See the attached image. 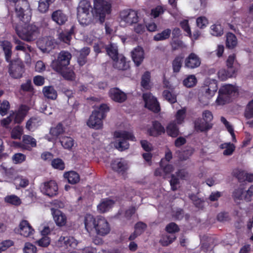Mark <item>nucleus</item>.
Here are the masks:
<instances>
[{
	"mask_svg": "<svg viewBox=\"0 0 253 253\" xmlns=\"http://www.w3.org/2000/svg\"><path fill=\"white\" fill-rule=\"evenodd\" d=\"M14 42L16 44L15 47L16 50L23 51L26 53V56L28 57L30 56L28 52H32L33 50V48L31 46L26 44L16 38H14Z\"/></svg>",
	"mask_w": 253,
	"mask_h": 253,
	"instance_id": "26",
	"label": "nucleus"
},
{
	"mask_svg": "<svg viewBox=\"0 0 253 253\" xmlns=\"http://www.w3.org/2000/svg\"><path fill=\"white\" fill-rule=\"evenodd\" d=\"M71 58L72 55L69 52L61 51L59 53L57 59L52 62L51 66L56 71H61L62 68L69 65Z\"/></svg>",
	"mask_w": 253,
	"mask_h": 253,
	"instance_id": "8",
	"label": "nucleus"
},
{
	"mask_svg": "<svg viewBox=\"0 0 253 253\" xmlns=\"http://www.w3.org/2000/svg\"><path fill=\"white\" fill-rule=\"evenodd\" d=\"M9 108L10 105L8 101L7 100L3 101L0 104V114L2 116L5 115Z\"/></svg>",
	"mask_w": 253,
	"mask_h": 253,
	"instance_id": "62",
	"label": "nucleus"
},
{
	"mask_svg": "<svg viewBox=\"0 0 253 253\" xmlns=\"http://www.w3.org/2000/svg\"><path fill=\"white\" fill-rule=\"evenodd\" d=\"M25 24V26L21 30L16 28L17 34L23 41L26 42L34 41L40 35V27L35 23Z\"/></svg>",
	"mask_w": 253,
	"mask_h": 253,
	"instance_id": "1",
	"label": "nucleus"
},
{
	"mask_svg": "<svg viewBox=\"0 0 253 253\" xmlns=\"http://www.w3.org/2000/svg\"><path fill=\"white\" fill-rule=\"evenodd\" d=\"M220 148L221 149H225L223 154L226 156L231 155L235 150L234 145L230 142L221 144Z\"/></svg>",
	"mask_w": 253,
	"mask_h": 253,
	"instance_id": "49",
	"label": "nucleus"
},
{
	"mask_svg": "<svg viewBox=\"0 0 253 253\" xmlns=\"http://www.w3.org/2000/svg\"><path fill=\"white\" fill-rule=\"evenodd\" d=\"M10 67L8 72L10 75L13 78L17 79L22 77L24 72V66L20 60L10 62Z\"/></svg>",
	"mask_w": 253,
	"mask_h": 253,
	"instance_id": "10",
	"label": "nucleus"
},
{
	"mask_svg": "<svg viewBox=\"0 0 253 253\" xmlns=\"http://www.w3.org/2000/svg\"><path fill=\"white\" fill-rule=\"evenodd\" d=\"M58 39L65 43H69L71 39V34L67 31L62 32L59 34Z\"/></svg>",
	"mask_w": 253,
	"mask_h": 253,
	"instance_id": "58",
	"label": "nucleus"
},
{
	"mask_svg": "<svg viewBox=\"0 0 253 253\" xmlns=\"http://www.w3.org/2000/svg\"><path fill=\"white\" fill-rule=\"evenodd\" d=\"M152 127L153 129L156 130V131H152V129L149 128L148 130V133L151 136H157L158 135L161 134V133L165 132L164 127L161 125V124L159 122L157 121H155L153 122Z\"/></svg>",
	"mask_w": 253,
	"mask_h": 253,
	"instance_id": "32",
	"label": "nucleus"
},
{
	"mask_svg": "<svg viewBox=\"0 0 253 253\" xmlns=\"http://www.w3.org/2000/svg\"><path fill=\"white\" fill-rule=\"evenodd\" d=\"M236 92V87L232 84H225L222 86L218 91V96L216 103L218 105H224L229 102L231 98Z\"/></svg>",
	"mask_w": 253,
	"mask_h": 253,
	"instance_id": "6",
	"label": "nucleus"
},
{
	"mask_svg": "<svg viewBox=\"0 0 253 253\" xmlns=\"http://www.w3.org/2000/svg\"><path fill=\"white\" fill-rule=\"evenodd\" d=\"M163 96L165 99L168 100L170 103H173L176 101L175 95L172 94L169 90H164L163 92Z\"/></svg>",
	"mask_w": 253,
	"mask_h": 253,
	"instance_id": "56",
	"label": "nucleus"
},
{
	"mask_svg": "<svg viewBox=\"0 0 253 253\" xmlns=\"http://www.w3.org/2000/svg\"><path fill=\"white\" fill-rule=\"evenodd\" d=\"M90 8V4L86 0L81 1L78 7L77 18L80 24L83 26L88 25L91 22Z\"/></svg>",
	"mask_w": 253,
	"mask_h": 253,
	"instance_id": "4",
	"label": "nucleus"
},
{
	"mask_svg": "<svg viewBox=\"0 0 253 253\" xmlns=\"http://www.w3.org/2000/svg\"><path fill=\"white\" fill-rule=\"evenodd\" d=\"M171 33V31L170 29H165L162 32L158 33L155 35L153 39L155 41L166 40L169 38Z\"/></svg>",
	"mask_w": 253,
	"mask_h": 253,
	"instance_id": "41",
	"label": "nucleus"
},
{
	"mask_svg": "<svg viewBox=\"0 0 253 253\" xmlns=\"http://www.w3.org/2000/svg\"><path fill=\"white\" fill-rule=\"evenodd\" d=\"M244 116L248 119L253 118V100L248 104L244 113Z\"/></svg>",
	"mask_w": 253,
	"mask_h": 253,
	"instance_id": "55",
	"label": "nucleus"
},
{
	"mask_svg": "<svg viewBox=\"0 0 253 253\" xmlns=\"http://www.w3.org/2000/svg\"><path fill=\"white\" fill-rule=\"evenodd\" d=\"M211 33L214 36H220L223 34V28L219 24H214L211 27Z\"/></svg>",
	"mask_w": 253,
	"mask_h": 253,
	"instance_id": "53",
	"label": "nucleus"
},
{
	"mask_svg": "<svg viewBox=\"0 0 253 253\" xmlns=\"http://www.w3.org/2000/svg\"><path fill=\"white\" fill-rule=\"evenodd\" d=\"M59 242L64 245L65 248L70 250L75 248L78 245V241L73 237H60Z\"/></svg>",
	"mask_w": 253,
	"mask_h": 253,
	"instance_id": "25",
	"label": "nucleus"
},
{
	"mask_svg": "<svg viewBox=\"0 0 253 253\" xmlns=\"http://www.w3.org/2000/svg\"><path fill=\"white\" fill-rule=\"evenodd\" d=\"M131 56L135 64L138 66L144 59V51L142 47L137 46L131 51Z\"/></svg>",
	"mask_w": 253,
	"mask_h": 253,
	"instance_id": "20",
	"label": "nucleus"
},
{
	"mask_svg": "<svg viewBox=\"0 0 253 253\" xmlns=\"http://www.w3.org/2000/svg\"><path fill=\"white\" fill-rule=\"evenodd\" d=\"M95 218L91 214H86L84 217V223L85 229L86 230L90 232L93 230H95L97 222H98V217Z\"/></svg>",
	"mask_w": 253,
	"mask_h": 253,
	"instance_id": "19",
	"label": "nucleus"
},
{
	"mask_svg": "<svg viewBox=\"0 0 253 253\" xmlns=\"http://www.w3.org/2000/svg\"><path fill=\"white\" fill-rule=\"evenodd\" d=\"M20 233L24 237H28L32 235L34 232V230L30 225L28 221L22 220L20 224Z\"/></svg>",
	"mask_w": 253,
	"mask_h": 253,
	"instance_id": "22",
	"label": "nucleus"
},
{
	"mask_svg": "<svg viewBox=\"0 0 253 253\" xmlns=\"http://www.w3.org/2000/svg\"><path fill=\"white\" fill-rule=\"evenodd\" d=\"M226 46L229 48H233L237 44V39L236 36L231 33H228L226 35Z\"/></svg>",
	"mask_w": 253,
	"mask_h": 253,
	"instance_id": "46",
	"label": "nucleus"
},
{
	"mask_svg": "<svg viewBox=\"0 0 253 253\" xmlns=\"http://www.w3.org/2000/svg\"><path fill=\"white\" fill-rule=\"evenodd\" d=\"M54 1L55 0H40L38 10L41 13H45L48 11L49 5Z\"/></svg>",
	"mask_w": 253,
	"mask_h": 253,
	"instance_id": "40",
	"label": "nucleus"
},
{
	"mask_svg": "<svg viewBox=\"0 0 253 253\" xmlns=\"http://www.w3.org/2000/svg\"><path fill=\"white\" fill-rule=\"evenodd\" d=\"M109 107L106 104H102L92 112L87 123V125L93 128H101L103 126L102 119L105 117V113L109 111Z\"/></svg>",
	"mask_w": 253,
	"mask_h": 253,
	"instance_id": "2",
	"label": "nucleus"
},
{
	"mask_svg": "<svg viewBox=\"0 0 253 253\" xmlns=\"http://www.w3.org/2000/svg\"><path fill=\"white\" fill-rule=\"evenodd\" d=\"M120 23L123 25L124 23L128 25H132L137 24L138 22L139 17L137 12L133 10H125L120 13Z\"/></svg>",
	"mask_w": 253,
	"mask_h": 253,
	"instance_id": "9",
	"label": "nucleus"
},
{
	"mask_svg": "<svg viewBox=\"0 0 253 253\" xmlns=\"http://www.w3.org/2000/svg\"><path fill=\"white\" fill-rule=\"evenodd\" d=\"M22 142V144H19V146L22 149L31 151L32 147H36L37 146L36 140L29 135H24Z\"/></svg>",
	"mask_w": 253,
	"mask_h": 253,
	"instance_id": "18",
	"label": "nucleus"
},
{
	"mask_svg": "<svg viewBox=\"0 0 253 253\" xmlns=\"http://www.w3.org/2000/svg\"><path fill=\"white\" fill-rule=\"evenodd\" d=\"M236 72V69L231 70L229 69L227 70L222 69L218 72V78L221 81H225L229 78L233 77Z\"/></svg>",
	"mask_w": 253,
	"mask_h": 253,
	"instance_id": "33",
	"label": "nucleus"
},
{
	"mask_svg": "<svg viewBox=\"0 0 253 253\" xmlns=\"http://www.w3.org/2000/svg\"><path fill=\"white\" fill-rule=\"evenodd\" d=\"M25 114L22 111L11 114L7 118L4 119L1 122V125L6 126L11 122L14 123H20L24 119Z\"/></svg>",
	"mask_w": 253,
	"mask_h": 253,
	"instance_id": "14",
	"label": "nucleus"
},
{
	"mask_svg": "<svg viewBox=\"0 0 253 253\" xmlns=\"http://www.w3.org/2000/svg\"><path fill=\"white\" fill-rule=\"evenodd\" d=\"M205 87V93L208 98L213 96L217 91L218 87L215 80H210Z\"/></svg>",
	"mask_w": 253,
	"mask_h": 253,
	"instance_id": "29",
	"label": "nucleus"
},
{
	"mask_svg": "<svg viewBox=\"0 0 253 253\" xmlns=\"http://www.w3.org/2000/svg\"><path fill=\"white\" fill-rule=\"evenodd\" d=\"M171 48L173 50H177L179 48H184L186 45L183 42L179 40H175L171 42Z\"/></svg>",
	"mask_w": 253,
	"mask_h": 253,
	"instance_id": "64",
	"label": "nucleus"
},
{
	"mask_svg": "<svg viewBox=\"0 0 253 253\" xmlns=\"http://www.w3.org/2000/svg\"><path fill=\"white\" fill-rule=\"evenodd\" d=\"M51 213L56 224L60 227L65 225L67 222V217L66 215L60 211L51 209Z\"/></svg>",
	"mask_w": 253,
	"mask_h": 253,
	"instance_id": "15",
	"label": "nucleus"
},
{
	"mask_svg": "<svg viewBox=\"0 0 253 253\" xmlns=\"http://www.w3.org/2000/svg\"><path fill=\"white\" fill-rule=\"evenodd\" d=\"M62 146L66 149L70 150L74 144L73 139L70 137H62L60 140Z\"/></svg>",
	"mask_w": 253,
	"mask_h": 253,
	"instance_id": "43",
	"label": "nucleus"
},
{
	"mask_svg": "<svg viewBox=\"0 0 253 253\" xmlns=\"http://www.w3.org/2000/svg\"><path fill=\"white\" fill-rule=\"evenodd\" d=\"M195 127L198 131H204L210 129L211 125L204 120L198 119L195 122Z\"/></svg>",
	"mask_w": 253,
	"mask_h": 253,
	"instance_id": "37",
	"label": "nucleus"
},
{
	"mask_svg": "<svg viewBox=\"0 0 253 253\" xmlns=\"http://www.w3.org/2000/svg\"><path fill=\"white\" fill-rule=\"evenodd\" d=\"M65 178L67 179L69 183L74 184L80 181V176L78 173L74 171L66 172L64 174Z\"/></svg>",
	"mask_w": 253,
	"mask_h": 253,
	"instance_id": "38",
	"label": "nucleus"
},
{
	"mask_svg": "<svg viewBox=\"0 0 253 253\" xmlns=\"http://www.w3.org/2000/svg\"><path fill=\"white\" fill-rule=\"evenodd\" d=\"M183 57L181 56H177L175 57L172 62V67L174 73H178L182 67L183 61Z\"/></svg>",
	"mask_w": 253,
	"mask_h": 253,
	"instance_id": "44",
	"label": "nucleus"
},
{
	"mask_svg": "<svg viewBox=\"0 0 253 253\" xmlns=\"http://www.w3.org/2000/svg\"><path fill=\"white\" fill-rule=\"evenodd\" d=\"M5 201L8 203L18 206L21 204V200L17 196L10 195L5 198Z\"/></svg>",
	"mask_w": 253,
	"mask_h": 253,
	"instance_id": "57",
	"label": "nucleus"
},
{
	"mask_svg": "<svg viewBox=\"0 0 253 253\" xmlns=\"http://www.w3.org/2000/svg\"><path fill=\"white\" fill-rule=\"evenodd\" d=\"M150 75L148 72H145L142 77L141 85L146 89H148L149 87Z\"/></svg>",
	"mask_w": 253,
	"mask_h": 253,
	"instance_id": "61",
	"label": "nucleus"
},
{
	"mask_svg": "<svg viewBox=\"0 0 253 253\" xmlns=\"http://www.w3.org/2000/svg\"><path fill=\"white\" fill-rule=\"evenodd\" d=\"M233 174L240 181L247 180L249 182H253V173H248L244 171L237 169L233 172Z\"/></svg>",
	"mask_w": 253,
	"mask_h": 253,
	"instance_id": "30",
	"label": "nucleus"
},
{
	"mask_svg": "<svg viewBox=\"0 0 253 253\" xmlns=\"http://www.w3.org/2000/svg\"><path fill=\"white\" fill-rule=\"evenodd\" d=\"M105 50L107 54L113 60L116 59L117 57L119 56L118 54V46L114 43H110L106 46Z\"/></svg>",
	"mask_w": 253,
	"mask_h": 253,
	"instance_id": "34",
	"label": "nucleus"
},
{
	"mask_svg": "<svg viewBox=\"0 0 253 253\" xmlns=\"http://www.w3.org/2000/svg\"><path fill=\"white\" fill-rule=\"evenodd\" d=\"M64 131L63 127L61 124H58L56 126L50 128V133L53 137H57Z\"/></svg>",
	"mask_w": 253,
	"mask_h": 253,
	"instance_id": "54",
	"label": "nucleus"
},
{
	"mask_svg": "<svg viewBox=\"0 0 253 253\" xmlns=\"http://www.w3.org/2000/svg\"><path fill=\"white\" fill-rule=\"evenodd\" d=\"M197 25L201 29L205 28L209 23L208 19L205 16H200L196 20Z\"/></svg>",
	"mask_w": 253,
	"mask_h": 253,
	"instance_id": "63",
	"label": "nucleus"
},
{
	"mask_svg": "<svg viewBox=\"0 0 253 253\" xmlns=\"http://www.w3.org/2000/svg\"><path fill=\"white\" fill-rule=\"evenodd\" d=\"M40 188L42 193L49 197L57 194L58 186L54 181L50 180L42 184Z\"/></svg>",
	"mask_w": 253,
	"mask_h": 253,
	"instance_id": "11",
	"label": "nucleus"
},
{
	"mask_svg": "<svg viewBox=\"0 0 253 253\" xmlns=\"http://www.w3.org/2000/svg\"><path fill=\"white\" fill-rule=\"evenodd\" d=\"M184 64L186 68L194 69L200 65L201 60L195 53H191L185 59Z\"/></svg>",
	"mask_w": 253,
	"mask_h": 253,
	"instance_id": "17",
	"label": "nucleus"
},
{
	"mask_svg": "<svg viewBox=\"0 0 253 253\" xmlns=\"http://www.w3.org/2000/svg\"><path fill=\"white\" fill-rule=\"evenodd\" d=\"M175 239V236L173 234L163 235L160 242L163 246H167Z\"/></svg>",
	"mask_w": 253,
	"mask_h": 253,
	"instance_id": "50",
	"label": "nucleus"
},
{
	"mask_svg": "<svg viewBox=\"0 0 253 253\" xmlns=\"http://www.w3.org/2000/svg\"><path fill=\"white\" fill-rule=\"evenodd\" d=\"M143 98L146 108L155 113H157L160 110V107L157 99L151 93L143 94Z\"/></svg>",
	"mask_w": 253,
	"mask_h": 253,
	"instance_id": "12",
	"label": "nucleus"
},
{
	"mask_svg": "<svg viewBox=\"0 0 253 253\" xmlns=\"http://www.w3.org/2000/svg\"><path fill=\"white\" fill-rule=\"evenodd\" d=\"M113 62V67L119 70H126L129 68V64L123 55H119Z\"/></svg>",
	"mask_w": 253,
	"mask_h": 253,
	"instance_id": "24",
	"label": "nucleus"
},
{
	"mask_svg": "<svg viewBox=\"0 0 253 253\" xmlns=\"http://www.w3.org/2000/svg\"><path fill=\"white\" fill-rule=\"evenodd\" d=\"M114 204L113 200L105 199L97 206V209L100 212H105L111 209Z\"/></svg>",
	"mask_w": 253,
	"mask_h": 253,
	"instance_id": "35",
	"label": "nucleus"
},
{
	"mask_svg": "<svg viewBox=\"0 0 253 253\" xmlns=\"http://www.w3.org/2000/svg\"><path fill=\"white\" fill-rule=\"evenodd\" d=\"M51 165L54 168L59 170H63L65 168V164L60 159H55L52 161Z\"/></svg>",
	"mask_w": 253,
	"mask_h": 253,
	"instance_id": "60",
	"label": "nucleus"
},
{
	"mask_svg": "<svg viewBox=\"0 0 253 253\" xmlns=\"http://www.w3.org/2000/svg\"><path fill=\"white\" fill-rule=\"evenodd\" d=\"M90 53V48L84 47L77 53L78 62L80 66L84 65L87 61V56Z\"/></svg>",
	"mask_w": 253,
	"mask_h": 253,
	"instance_id": "28",
	"label": "nucleus"
},
{
	"mask_svg": "<svg viewBox=\"0 0 253 253\" xmlns=\"http://www.w3.org/2000/svg\"><path fill=\"white\" fill-rule=\"evenodd\" d=\"M115 136L118 138L115 142V146L119 150L123 151L128 148L127 140H134L135 137L129 132L123 131L115 132Z\"/></svg>",
	"mask_w": 253,
	"mask_h": 253,
	"instance_id": "7",
	"label": "nucleus"
},
{
	"mask_svg": "<svg viewBox=\"0 0 253 253\" xmlns=\"http://www.w3.org/2000/svg\"><path fill=\"white\" fill-rule=\"evenodd\" d=\"M1 46L4 53L6 61L11 62L12 47L11 43L7 41H4L1 42Z\"/></svg>",
	"mask_w": 253,
	"mask_h": 253,
	"instance_id": "31",
	"label": "nucleus"
},
{
	"mask_svg": "<svg viewBox=\"0 0 253 253\" xmlns=\"http://www.w3.org/2000/svg\"><path fill=\"white\" fill-rule=\"evenodd\" d=\"M16 17L24 23H28L31 20V11L27 0H18L15 5Z\"/></svg>",
	"mask_w": 253,
	"mask_h": 253,
	"instance_id": "3",
	"label": "nucleus"
},
{
	"mask_svg": "<svg viewBox=\"0 0 253 253\" xmlns=\"http://www.w3.org/2000/svg\"><path fill=\"white\" fill-rule=\"evenodd\" d=\"M109 94L112 99L118 102H124L126 98V94L118 88L111 89Z\"/></svg>",
	"mask_w": 253,
	"mask_h": 253,
	"instance_id": "21",
	"label": "nucleus"
},
{
	"mask_svg": "<svg viewBox=\"0 0 253 253\" xmlns=\"http://www.w3.org/2000/svg\"><path fill=\"white\" fill-rule=\"evenodd\" d=\"M236 64L237 61L236 60L235 55L234 54L230 55L226 60V66L227 68L231 70L233 69H236L237 71V68L236 67Z\"/></svg>",
	"mask_w": 253,
	"mask_h": 253,
	"instance_id": "51",
	"label": "nucleus"
},
{
	"mask_svg": "<svg viewBox=\"0 0 253 253\" xmlns=\"http://www.w3.org/2000/svg\"><path fill=\"white\" fill-rule=\"evenodd\" d=\"M22 131V127L19 126L14 127L11 132V137L13 139H20Z\"/></svg>",
	"mask_w": 253,
	"mask_h": 253,
	"instance_id": "59",
	"label": "nucleus"
},
{
	"mask_svg": "<svg viewBox=\"0 0 253 253\" xmlns=\"http://www.w3.org/2000/svg\"><path fill=\"white\" fill-rule=\"evenodd\" d=\"M61 74L62 77L66 80L74 81L75 79L76 75L74 71L70 69H64L62 68L61 71H57Z\"/></svg>",
	"mask_w": 253,
	"mask_h": 253,
	"instance_id": "42",
	"label": "nucleus"
},
{
	"mask_svg": "<svg viewBox=\"0 0 253 253\" xmlns=\"http://www.w3.org/2000/svg\"><path fill=\"white\" fill-rule=\"evenodd\" d=\"M197 82V78L194 75H188L183 81V84L186 87L190 88L194 86Z\"/></svg>",
	"mask_w": 253,
	"mask_h": 253,
	"instance_id": "45",
	"label": "nucleus"
},
{
	"mask_svg": "<svg viewBox=\"0 0 253 253\" xmlns=\"http://www.w3.org/2000/svg\"><path fill=\"white\" fill-rule=\"evenodd\" d=\"M166 8L165 6L162 5H158L156 7L153 8L151 10V15L156 18L162 15Z\"/></svg>",
	"mask_w": 253,
	"mask_h": 253,
	"instance_id": "52",
	"label": "nucleus"
},
{
	"mask_svg": "<svg viewBox=\"0 0 253 253\" xmlns=\"http://www.w3.org/2000/svg\"><path fill=\"white\" fill-rule=\"evenodd\" d=\"M193 152L194 150L192 148L188 147L185 150L179 152L178 158L181 161L186 160L193 154Z\"/></svg>",
	"mask_w": 253,
	"mask_h": 253,
	"instance_id": "47",
	"label": "nucleus"
},
{
	"mask_svg": "<svg viewBox=\"0 0 253 253\" xmlns=\"http://www.w3.org/2000/svg\"><path fill=\"white\" fill-rule=\"evenodd\" d=\"M39 48L43 52H48L54 47L53 42L48 38H44L38 42Z\"/></svg>",
	"mask_w": 253,
	"mask_h": 253,
	"instance_id": "27",
	"label": "nucleus"
},
{
	"mask_svg": "<svg viewBox=\"0 0 253 253\" xmlns=\"http://www.w3.org/2000/svg\"><path fill=\"white\" fill-rule=\"evenodd\" d=\"M111 167L114 170L122 174L125 173L128 168L127 162L122 159L113 160L111 163Z\"/></svg>",
	"mask_w": 253,
	"mask_h": 253,
	"instance_id": "16",
	"label": "nucleus"
},
{
	"mask_svg": "<svg viewBox=\"0 0 253 253\" xmlns=\"http://www.w3.org/2000/svg\"><path fill=\"white\" fill-rule=\"evenodd\" d=\"M51 18L53 21L59 25L64 24L68 20V17L62 11L57 10L51 14Z\"/></svg>",
	"mask_w": 253,
	"mask_h": 253,
	"instance_id": "23",
	"label": "nucleus"
},
{
	"mask_svg": "<svg viewBox=\"0 0 253 253\" xmlns=\"http://www.w3.org/2000/svg\"><path fill=\"white\" fill-rule=\"evenodd\" d=\"M95 229L96 233L100 236H105L110 231V227L106 219L100 216L98 217V222Z\"/></svg>",
	"mask_w": 253,
	"mask_h": 253,
	"instance_id": "13",
	"label": "nucleus"
},
{
	"mask_svg": "<svg viewBox=\"0 0 253 253\" xmlns=\"http://www.w3.org/2000/svg\"><path fill=\"white\" fill-rule=\"evenodd\" d=\"M111 12V5L104 0H94V16L101 23L104 22L106 14Z\"/></svg>",
	"mask_w": 253,
	"mask_h": 253,
	"instance_id": "5",
	"label": "nucleus"
},
{
	"mask_svg": "<svg viewBox=\"0 0 253 253\" xmlns=\"http://www.w3.org/2000/svg\"><path fill=\"white\" fill-rule=\"evenodd\" d=\"M41 124V120L39 118H32L26 124V127L30 130H31L37 126Z\"/></svg>",
	"mask_w": 253,
	"mask_h": 253,
	"instance_id": "48",
	"label": "nucleus"
},
{
	"mask_svg": "<svg viewBox=\"0 0 253 253\" xmlns=\"http://www.w3.org/2000/svg\"><path fill=\"white\" fill-rule=\"evenodd\" d=\"M166 131L169 135L173 137H176L179 134L178 129L174 122H171L168 125Z\"/></svg>",
	"mask_w": 253,
	"mask_h": 253,
	"instance_id": "39",
	"label": "nucleus"
},
{
	"mask_svg": "<svg viewBox=\"0 0 253 253\" xmlns=\"http://www.w3.org/2000/svg\"><path fill=\"white\" fill-rule=\"evenodd\" d=\"M42 92L45 97L54 100L57 96L56 91L51 86H44L42 89Z\"/></svg>",
	"mask_w": 253,
	"mask_h": 253,
	"instance_id": "36",
	"label": "nucleus"
}]
</instances>
